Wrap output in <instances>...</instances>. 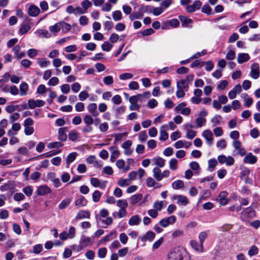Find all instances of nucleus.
Masks as SVG:
<instances>
[{"label": "nucleus", "mask_w": 260, "mask_h": 260, "mask_svg": "<svg viewBox=\"0 0 260 260\" xmlns=\"http://www.w3.org/2000/svg\"><path fill=\"white\" fill-rule=\"evenodd\" d=\"M45 103L43 100H34L32 99L29 100L28 101V107L30 109H33L36 107H41L45 105Z\"/></svg>", "instance_id": "nucleus-5"}, {"label": "nucleus", "mask_w": 260, "mask_h": 260, "mask_svg": "<svg viewBox=\"0 0 260 260\" xmlns=\"http://www.w3.org/2000/svg\"><path fill=\"white\" fill-rule=\"evenodd\" d=\"M38 51L36 49H30L27 51L28 55L30 58H33L38 54Z\"/></svg>", "instance_id": "nucleus-63"}, {"label": "nucleus", "mask_w": 260, "mask_h": 260, "mask_svg": "<svg viewBox=\"0 0 260 260\" xmlns=\"http://www.w3.org/2000/svg\"><path fill=\"white\" fill-rule=\"evenodd\" d=\"M178 161L175 158L171 159L169 162V167L172 170H176L177 169Z\"/></svg>", "instance_id": "nucleus-40"}, {"label": "nucleus", "mask_w": 260, "mask_h": 260, "mask_svg": "<svg viewBox=\"0 0 260 260\" xmlns=\"http://www.w3.org/2000/svg\"><path fill=\"white\" fill-rule=\"evenodd\" d=\"M152 172L153 177L157 181H160L162 180V172L158 167L154 168Z\"/></svg>", "instance_id": "nucleus-17"}, {"label": "nucleus", "mask_w": 260, "mask_h": 260, "mask_svg": "<svg viewBox=\"0 0 260 260\" xmlns=\"http://www.w3.org/2000/svg\"><path fill=\"white\" fill-rule=\"evenodd\" d=\"M130 183L129 181L126 179H120L118 182V184L121 187L128 186Z\"/></svg>", "instance_id": "nucleus-53"}, {"label": "nucleus", "mask_w": 260, "mask_h": 260, "mask_svg": "<svg viewBox=\"0 0 260 260\" xmlns=\"http://www.w3.org/2000/svg\"><path fill=\"white\" fill-rule=\"evenodd\" d=\"M88 112L93 116L97 117L99 115V112L97 110V105L95 103H91L87 107Z\"/></svg>", "instance_id": "nucleus-8"}, {"label": "nucleus", "mask_w": 260, "mask_h": 260, "mask_svg": "<svg viewBox=\"0 0 260 260\" xmlns=\"http://www.w3.org/2000/svg\"><path fill=\"white\" fill-rule=\"evenodd\" d=\"M142 194L141 193L133 195L130 198V202L132 204H135L140 201L142 199Z\"/></svg>", "instance_id": "nucleus-24"}, {"label": "nucleus", "mask_w": 260, "mask_h": 260, "mask_svg": "<svg viewBox=\"0 0 260 260\" xmlns=\"http://www.w3.org/2000/svg\"><path fill=\"white\" fill-rule=\"evenodd\" d=\"M90 217V213L89 212L84 211V210H81L80 211L77 216H76V219H81L82 218H89Z\"/></svg>", "instance_id": "nucleus-22"}, {"label": "nucleus", "mask_w": 260, "mask_h": 260, "mask_svg": "<svg viewBox=\"0 0 260 260\" xmlns=\"http://www.w3.org/2000/svg\"><path fill=\"white\" fill-rule=\"evenodd\" d=\"M102 48L103 50L105 51H109L112 47H113V45L109 43L108 42H105L102 45Z\"/></svg>", "instance_id": "nucleus-45"}, {"label": "nucleus", "mask_w": 260, "mask_h": 260, "mask_svg": "<svg viewBox=\"0 0 260 260\" xmlns=\"http://www.w3.org/2000/svg\"><path fill=\"white\" fill-rule=\"evenodd\" d=\"M177 88L180 89H187L188 88V84L185 80H181L177 82Z\"/></svg>", "instance_id": "nucleus-26"}, {"label": "nucleus", "mask_w": 260, "mask_h": 260, "mask_svg": "<svg viewBox=\"0 0 260 260\" xmlns=\"http://www.w3.org/2000/svg\"><path fill=\"white\" fill-rule=\"evenodd\" d=\"M155 234L152 231L147 232L144 235L141 237V240L142 242H145L147 241H152L154 239Z\"/></svg>", "instance_id": "nucleus-11"}, {"label": "nucleus", "mask_w": 260, "mask_h": 260, "mask_svg": "<svg viewBox=\"0 0 260 260\" xmlns=\"http://www.w3.org/2000/svg\"><path fill=\"white\" fill-rule=\"evenodd\" d=\"M251 137L254 139L257 138L259 135V132L258 129L254 128L250 132Z\"/></svg>", "instance_id": "nucleus-51"}, {"label": "nucleus", "mask_w": 260, "mask_h": 260, "mask_svg": "<svg viewBox=\"0 0 260 260\" xmlns=\"http://www.w3.org/2000/svg\"><path fill=\"white\" fill-rule=\"evenodd\" d=\"M141 221V218L138 215H135L129 218L128 220V224L131 226L138 225L140 223Z\"/></svg>", "instance_id": "nucleus-13"}, {"label": "nucleus", "mask_w": 260, "mask_h": 260, "mask_svg": "<svg viewBox=\"0 0 260 260\" xmlns=\"http://www.w3.org/2000/svg\"><path fill=\"white\" fill-rule=\"evenodd\" d=\"M89 96L88 93L85 91H81L79 94V98L80 101H83Z\"/></svg>", "instance_id": "nucleus-60"}, {"label": "nucleus", "mask_w": 260, "mask_h": 260, "mask_svg": "<svg viewBox=\"0 0 260 260\" xmlns=\"http://www.w3.org/2000/svg\"><path fill=\"white\" fill-rule=\"evenodd\" d=\"M32 189L31 186H27L23 189V192L28 197H30L32 193Z\"/></svg>", "instance_id": "nucleus-55"}, {"label": "nucleus", "mask_w": 260, "mask_h": 260, "mask_svg": "<svg viewBox=\"0 0 260 260\" xmlns=\"http://www.w3.org/2000/svg\"><path fill=\"white\" fill-rule=\"evenodd\" d=\"M152 161L155 165L162 168L165 165V160L160 157H156L152 159Z\"/></svg>", "instance_id": "nucleus-18"}, {"label": "nucleus", "mask_w": 260, "mask_h": 260, "mask_svg": "<svg viewBox=\"0 0 260 260\" xmlns=\"http://www.w3.org/2000/svg\"><path fill=\"white\" fill-rule=\"evenodd\" d=\"M176 221V217L172 215L167 218H164L160 220L159 224L164 228H166L170 224H173Z\"/></svg>", "instance_id": "nucleus-2"}, {"label": "nucleus", "mask_w": 260, "mask_h": 260, "mask_svg": "<svg viewBox=\"0 0 260 260\" xmlns=\"http://www.w3.org/2000/svg\"><path fill=\"white\" fill-rule=\"evenodd\" d=\"M164 12V10L161 7H155L153 8L152 13L154 15L158 16Z\"/></svg>", "instance_id": "nucleus-57"}, {"label": "nucleus", "mask_w": 260, "mask_h": 260, "mask_svg": "<svg viewBox=\"0 0 260 260\" xmlns=\"http://www.w3.org/2000/svg\"><path fill=\"white\" fill-rule=\"evenodd\" d=\"M104 83L107 85H111L113 83V77L111 76H108L103 78Z\"/></svg>", "instance_id": "nucleus-50"}, {"label": "nucleus", "mask_w": 260, "mask_h": 260, "mask_svg": "<svg viewBox=\"0 0 260 260\" xmlns=\"http://www.w3.org/2000/svg\"><path fill=\"white\" fill-rule=\"evenodd\" d=\"M163 207V202L162 201L155 202L153 204V208L156 211H160Z\"/></svg>", "instance_id": "nucleus-64"}, {"label": "nucleus", "mask_w": 260, "mask_h": 260, "mask_svg": "<svg viewBox=\"0 0 260 260\" xmlns=\"http://www.w3.org/2000/svg\"><path fill=\"white\" fill-rule=\"evenodd\" d=\"M90 183L92 185L95 187H99L102 189L105 188V186L104 187L101 186V183L100 182V181L96 178H91L90 179Z\"/></svg>", "instance_id": "nucleus-38"}, {"label": "nucleus", "mask_w": 260, "mask_h": 260, "mask_svg": "<svg viewBox=\"0 0 260 260\" xmlns=\"http://www.w3.org/2000/svg\"><path fill=\"white\" fill-rule=\"evenodd\" d=\"M167 125H163L161 126L160 131V136L159 140L161 141H166L168 139L169 135L167 132L165 131V128H167Z\"/></svg>", "instance_id": "nucleus-20"}, {"label": "nucleus", "mask_w": 260, "mask_h": 260, "mask_svg": "<svg viewBox=\"0 0 260 260\" xmlns=\"http://www.w3.org/2000/svg\"><path fill=\"white\" fill-rule=\"evenodd\" d=\"M77 155V153L76 152H72L70 153L66 158V162L67 165H69L70 163L74 161Z\"/></svg>", "instance_id": "nucleus-31"}, {"label": "nucleus", "mask_w": 260, "mask_h": 260, "mask_svg": "<svg viewBox=\"0 0 260 260\" xmlns=\"http://www.w3.org/2000/svg\"><path fill=\"white\" fill-rule=\"evenodd\" d=\"M51 192V189L47 185H40L37 187V193L39 196H45Z\"/></svg>", "instance_id": "nucleus-4"}, {"label": "nucleus", "mask_w": 260, "mask_h": 260, "mask_svg": "<svg viewBox=\"0 0 260 260\" xmlns=\"http://www.w3.org/2000/svg\"><path fill=\"white\" fill-rule=\"evenodd\" d=\"M81 5L82 7L84 8V11H85V12H86V10L88 8H89L91 6L92 4L88 0H84L83 2H82Z\"/></svg>", "instance_id": "nucleus-52"}, {"label": "nucleus", "mask_w": 260, "mask_h": 260, "mask_svg": "<svg viewBox=\"0 0 260 260\" xmlns=\"http://www.w3.org/2000/svg\"><path fill=\"white\" fill-rule=\"evenodd\" d=\"M50 63V61L49 60H46V58H44L42 59H39L38 61V64L41 68H44L47 67Z\"/></svg>", "instance_id": "nucleus-47"}, {"label": "nucleus", "mask_w": 260, "mask_h": 260, "mask_svg": "<svg viewBox=\"0 0 260 260\" xmlns=\"http://www.w3.org/2000/svg\"><path fill=\"white\" fill-rule=\"evenodd\" d=\"M228 195V193L225 191L220 192L218 196L219 202L220 205L224 206L228 204V200L226 198Z\"/></svg>", "instance_id": "nucleus-12"}, {"label": "nucleus", "mask_w": 260, "mask_h": 260, "mask_svg": "<svg viewBox=\"0 0 260 260\" xmlns=\"http://www.w3.org/2000/svg\"><path fill=\"white\" fill-rule=\"evenodd\" d=\"M107 250L106 248H101L98 250V255L100 258H104L107 254Z\"/></svg>", "instance_id": "nucleus-46"}, {"label": "nucleus", "mask_w": 260, "mask_h": 260, "mask_svg": "<svg viewBox=\"0 0 260 260\" xmlns=\"http://www.w3.org/2000/svg\"><path fill=\"white\" fill-rule=\"evenodd\" d=\"M109 150L111 152L110 160L112 162H114L118 157L120 152L118 151V148L116 146L110 147L109 148Z\"/></svg>", "instance_id": "nucleus-9"}, {"label": "nucleus", "mask_w": 260, "mask_h": 260, "mask_svg": "<svg viewBox=\"0 0 260 260\" xmlns=\"http://www.w3.org/2000/svg\"><path fill=\"white\" fill-rule=\"evenodd\" d=\"M190 245L193 249H196L198 251H199V252L203 251V244H202L201 243L200 244H198L195 241L192 240L190 241Z\"/></svg>", "instance_id": "nucleus-23"}, {"label": "nucleus", "mask_w": 260, "mask_h": 260, "mask_svg": "<svg viewBox=\"0 0 260 260\" xmlns=\"http://www.w3.org/2000/svg\"><path fill=\"white\" fill-rule=\"evenodd\" d=\"M72 202V199L70 198H66L63 199L60 203L58 205V208L63 210L67 208Z\"/></svg>", "instance_id": "nucleus-19"}, {"label": "nucleus", "mask_w": 260, "mask_h": 260, "mask_svg": "<svg viewBox=\"0 0 260 260\" xmlns=\"http://www.w3.org/2000/svg\"><path fill=\"white\" fill-rule=\"evenodd\" d=\"M30 29V26L28 24H22L19 30L20 35H23L27 33Z\"/></svg>", "instance_id": "nucleus-27"}, {"label": "nucleus", "mask_w": 260, "mask_h": 260, "mask_svg": "<svg viewBox=\"0 0 260 260\" xmlns=\"http://www.w3.org/2000/svg\"><path fill=\"white\" fill-rule=\"evenodd\" d=\"M172 199L177 200V204L181 206H186L188 203L186 197L183 195H174Z\"/></svg>", "instance_id": "nucleus-7"}, {"label": "nucleus", "mask_w": 260, "mask_h": 260, "mask_svg": "<svg viewBox=\"0 0 260 260\" xmlns=\"http://www.w3.org/2000/svg\"><path fill=\"white\" fill-rule=\"evenodd\" d=\"M260 74L259 64L256 63H253L251 65L250 76L254 79H257Z\"/></svg>", "instance_id": "nucleus-3"}, {"label": "nucleus", "mask_w": 260, "mask_h": 260, "mask_svg": "<svg viewBox=\"0 0 260 260\" xmlns=\"http://www.w3.org/2000/svg\"><path fill=\"white\" fill-rule=\"evenodd\" d=\"M250 58L249 55L247 53H240L237 56V61L239 63H243L247 61Z\"/></svg>", "instance_id": "nucleus-16"}, {"label": "nucleus", "mask_w": 260, "mask_h": 260, "mask_svg": "<svg viewBox=\"0 0 260 260\" xmlns=\"http://www.w3.org/2000/svg\"><path fill=\"white\" fill-rule=\"evenodd\" d=\"M117 206L119 207L120 209H125L128 206V204L126 200H119L117 202Z\"/></svg>", "instance_id": "nucleus-33"}, {"label": "nucleus", "mask_w": 260, "mask_h": 260, "mask_svg": "<svg viewBox=\"0 0 260 260\" xmlns=\"http://www.w3.org/2000/svg\"><path fill=\"white\" fill-rule=\"evenodd\" d=\"M85 256L89 259H93L95 257V253L93 250H89L85 253Z\"/></svg>", "instance_id": "nucleus-58"}, {"label": "nucleus", "mask_w": 260, "mask_h": 260, "mask_svg": "<svg viewBox=\"0 0 260 260\" xmlns=\"http://www.w3.org/2000/svg\"><path fill=\"white\" fill-rule=\"evenodd\" d=\"M119 239H120V242L122 244H125L127 242L128 237L125 233H121L120 234Z\"/></svg>", "instance_id": "nucleus-61"}, {"label": "nucleus", "mask_w": 260, "mask_h": 260, "mask_svg": "<svg viewBox=\"0 0 260 260\" xmlns=\"http://www.w3.org/2000/svg\"><path fill=\"white\" fill-rule=\"evenodd\" d=\"M168 260H190V256L183 248H176L168 255Z\"/></svg>", "instance_id": "nucleus-1"}, {"label": "nucleus", "mask_w": 260, "mask_h": 260, "mask_svg": "<svg viewBox=\"0 0 260 260\" xmlns=\"http://www.w3.org/2000/svg\"><path fill=\"white\" fill-rule=\"evenodd\" d=\"M258 252V248L255 246L253 245L251 246L249 250L248 251V254L250 256H252L253 255H256Z\"/></svg>", "instance_id": "nucleus-37"}, {"label": "nucleus", "mask_w": 260, "mask_h": 260, "mask_svg": "<svg viewBox=\"0 0 260 260\" xmlns=\"http://www.w3.org/2000/svg\"><path fill=\"white\" fill-rule=\"evenodd\" d=\"M202 136L206 139L207 143L209 146H211L213 144V134L210 130L206 129L202 133Z\"/></svg>", "instance_id": "nucleus-6"}, {"label": "nucleus", "mask_w": 260, "mask_h": 260, "mask_svg": "<svg viewBox=\"0 0 260 260\" xmlns=\"http://www.w3.org/2000/svg\"><path fill=\"white\" fill-rule=\"evenodd\" d=\"M197 132L193 130H186V137L189 139H192L196 136Z\"/></svg>", "instance_id": "nucleus-48"}, {"label": "nucleus", "mask_w": 260, "mask_h": 260, "mask_svg": "<svg viewBox=\"0 0 260 260\" xmlns=\"http://www.w3.org/2000/svg\"><path fill=\"white\" fill-rule=\"evenodd\" d=\"M78 135L76 131H71L69 134V139L73 141H76L78 138Z\"/></svg>", "instance_id": "nucleus-41"}, {"label": "nucleus", "mask_w": 260, "mask_h": 260, "mask_svg": "<svg viewBox=\"0 0 260 260\" xmlns=\"http://www.w3.org/2000/svg\"><path fill=\"white\" fill-rule=\"evenodd\" d=\"M157 105V102L155 99L150 100L147 103V106L149 108L153 109Z\"/></svg>", "instance_id": "nucleus-62"}, {"label": "nucleus", "mask_w": 260, "mask_h": 260, "mask_svg": "<svg viewBox=\"0 0 260 260\" xmlns=\"http://www.w3.org/2000/svg\"><path fill=\"white\" fill-rule=\"evenodd\" d=\"M143 14L140 12H133L130 14L129 18L131 20H134L135 19H140L142 18Z\"/></svg>", "instance_id": "nucleus-34"}, {"label": "nucleus", "mask_w": 260, "mask_h": 260, "mask_svg": "<svg viewBox=\"0 0 260 260\" xmlns=\"http://www.w3.org/2000/svg\"><path fill=\"white\" fill-rule=\"evenodd\" d=\"M172 186L174 189H179L184 186V182L181 180H177L172 183Z\"/></svg>", "instance_id": "nucleus-30"}, {"label": "nucleus", "mask_w": 260, "mask_h": 260, "mask_svg": "<svg viewBox=\"0 0 260 260\" xmlns=\"http://www.w3.org/2000/svg\"><path fill=\"white\" fill-rule=\"evenodd\" d=\"M93 243V241H92L91 238L89 237H85L83 236L82 237L81 241H80V244H81V248L82 249V247H86L88 246L89 245H91Z\"/></svg>", "instance_id": "nucleus-15"}, {"label": "nucleus", "mask_w": 260, "mask_h": 260, "mask_svg": "<svg viewBox=\"0 0 260 260\" xmlns=\"http://www.w3.org/2000/svg\"><path fill=\"white\" fill-rule=\"evenodd\" d=\"M61 91L63 93L67 94L69 92L70 90V86L68 84H64L60 87Z\"/></svg>", "instance_id": "nucleus-56"}, {"label": "nucleus", "mask_w": 260, "mask_h": 260, "mask_svg": "<svg viewBox=\"0 0 260 260\" xmlns=\"http://www.w3.org/2000/svg\"><path fill=\"white\" fill-rule=\"evenodd\" d=\"M152 10V8L149 6H141L140 8V13L142 14L144 13H151Z\"/></svg>", "instance_id": "nucleus-49"}, {"label": "nucleus", "mask_w": 260, "mask_h": 260, "mask_svg": "<svg viewBox=\"0 0 260 260\" xmlns=\"http://www.w3.org/2000/svg\"><path fill=\"white\" fill-rule=\"evenodd\" d=\"M146 185L148 187H152L158 184L155 182L154 179L151 177H149L146 180Z\"/></svg>", "instance_id": "nucleus-35"}, {"label": "nucleus", "mask_w": 260, "mask_h": 260, "mask_svg": "<svg viewBox=\"0 0 260 260\" xmlns=\"http://www.w3.org/2000/svg\"><path fill=\"white\" fill-rule=\"evenodd\" d=\"M87 204V201L83 196H80L75 202V205L78 207L84 206Z\"/></svg>", "instance_id": "nucleus-28"}, {"label": "nucleus", "mask_w": 260, "mask_h": 260, "mask_svg": "<svg viewBox=\"0 0 260 260\" xmlns=\"http://www.w3.org/2000/svg\"><path fill=\"white\" fill-rule=\"evenodd\" d=\"M206 119L205 118L199 117L196 119V122L198 127H202L206 123Z\"/></svg>", "instance_id": "nucleus-43"}, {"label": "nucleus", "mask_w": 260, "mask_h": 260, "mask_svg": "<svg viewBox=\"0 0 260 260\" xmlns=\"http://www.w3.org/2000/svg\"><path fill=\"white\" fill-rule=\"evenodd\" d=\"M40 9L35 5H31L28 9V14L31 17L37 16L40 14Z\"/></svg>", "instance_id": "nucleus-10"}, {"label": "nucleus", "mask_w": 260, "mask_h": 260, "mask_svg": "<svg viewBox=\"0 0 260 260\" xmlns=\"http://www.w3.org/2000/svg\"><path fill=\"white\" fill-rule=\"evenodd\" d=\"M142 97V94H138L136 95L132 96L129 100V102L131 104L137 103L138 101L141 100L140 98Z\"/></svg>", "instance_id": "nucleus-44"}, {"label": "nucleus", "mask_w": 260, "mask_h": 260, "mask_svg": "<svg viewBox=\"0 0 260 260\" xmlns=\"http://www.w3.org/2000/svg\"><path fill=\"white\" fill-rule=\"evenodd\" d=\"M127 214L126 209H120L119 211L116 213H114L113 215L114 217H118L119 218H122L125 217Z\"/></svg>", "instance_id": "nucleus-32"}, {"label": "nucleus", "mask_w": 260, "mask_h": 260, "mask_svg": "<svg viewBox=\"0 0 260 260\" xmlns=\"http://www.w3.org/2000/svg\"><path fill=\"white\" fill-rule=\"evenodd\" d=\"M257 161L256 156L253 155L251 153H249L244 158V161L245 163H248L251 164H255Z\"/></svg>", "instance_id": "nucleus-14"}, {"label": "nucleus", "mask_w": 260, "mask_h": 260, "mask_svg": "<svg viewBox=\"0 0 260 260\" xmlns=\"http://www.w3.org/2000/svg\"><path fill=\"white\" fill-rule=\"evenodd\" d=\"M65 129L66 128H60L58 131V139L62 141H65L67 139V136L64 133Z\"/></svg>", "instance_id": "nucleus-29"}, {"label": "nucleus", "mask_w": 260, "mask_h": 260, "mask_svg": "<svg viewBox=\"0 0 260 260\" xmlns=\"http://www.w3.org/2000/svg\"><path fill=\"white\" fill-rule=\"evenodd\" d=\"M28 85L26 83L22 82L20 85V95L23 96L27 94Z\"/></svg>", "instance_id": "nucleus-25"}, {"label": "nucleus", "mask_w": 260, "mask_h": 260, "mask_svg": "<svg viewBox=\"0 0 260 260\" xmlns=\"http://www.w3.org/2000/svg\"><path fill=\"white\" fill-rule=\"evenodd\" d=\"M179 19L182 22V25L183 27H187L189 24H190L192 22V21L191 19L188 18L182 15H180L179 16Z\"/></svg>", "instance_id": "nucleus-21"}, {"label": "nucleus", "mask_w": 260, "mask_h": 260, "mask_svg": "<svg viewBox=\"0 0 260 260\" xmlns=\"http://www.w3.org/2000/svg\"><path fill=\"white\" fill-rule=\"evenodd\" d=\"M59 80L57 77H54L51 78L48 81V84L50 86H55L58 84Z\"/></svg>", "instance_id": "nucleus-54"}, {"label": "nucleus", "mask_w": 260, "mask_h": 260, "mask_svg": "<svg viewBox=\"0 0 260 260\" xmlns=\"http://www.w3.org/2000/svg\"><path fill=\"white\" fill-rule=\"evenodd\" d=\"M84 122L86 124L91 125L93 123L94 119L92 118L90 115H86L83 119Z\"/></svg>", "instance_id": "nucleus-42"}, {"label": "nucleus", "mask_w": 260, "mask_h": 260, "mask_svg": "<svg viewBox=\"0 0 260 260\" xmlns=\"http://www.w3.org/2000/svg\"><path fill=\"white\" fill-rule=\"evenodd\" d=\"M102 194L99 190H95L92 193V200L94 202H98L101 197Z\"/></svg>", "instance_id": "nucleus-39"}, {"label": "nucleus", "mask_w": 260, "mask_h": 260, "mask_svg": "<svg viewBox=\"0 0 260 260\" xmlns=\"http://www.w3.org/2000/svg\"><path fill=\"white\" fill-rule=\"evenodd\" d=\"M62 145L63 144L61 142H55L53 143H50L48 145V147L50 149H52L61 147Z\"/></svg>", "instance_id": "nucleus-59"}, {"label": "nucleus", "mask_w": 260, "mask_h": 260, "mask_svg": "<svg viewBox=\"0 0 260 260\" xmlns=\"http://www.w3.org/2000/svg\"><path fill=\"white\" fill-rule=\"evenodd\" d=\"M112 17L115 21L120 20L122 19V13L119 10L115 11L113 12Z\"/></svg>", "instance_id": "nucleus-36"}]
</instances>
